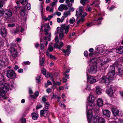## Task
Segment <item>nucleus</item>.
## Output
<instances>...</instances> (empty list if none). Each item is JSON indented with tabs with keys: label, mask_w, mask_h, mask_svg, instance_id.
Here are the masks:
<instances>
[{
	"label": "nucleus",
	"mask_w": 123,
	"mask_h": 123,
	"mask_svg": "<svg viewBox=\"0 0 123 123\" xmlns=\"http://www.w3.org/2000/svg\"><path fill=\"white\" fill-rule=\"evenodd\" d=\"M69 25H64L61 27H58L57 29V32L59 34V37L60 40L63 39L64 37V31H65V33L67 34L68 32L69 28Z\"/></svg>",
	"instance_id": "f257e3e1"
},
{
	"label": "nucleus",
	"mask_w": 123,
	"mask_h": 123,
	"mask_svg": "<svg viewBox=\"0 0 123 123\" xmlns=\"http://www.w3.org/2000/svg\"><path fill=\"white\" fill-rule=\"evenodd\" d=\"M96 60L95 59L92 58L90 61V65L87 68V70L92 74L95 73L97 71V67L94 65L96 63Z\"/></svg>",
	"instance_id": "f03ea898"
},
{
	"label": "nucleus",
	"mask_w": 123,
	"mask_h": 123,
	"mask_svg": "<svg viewBox=\"0 0 123 123\" xmlns=\"http://www.w3.org/2000/svg\"><path fill=\"white\" fill-rule=\"evenodd\" d=\"M83 7L82 6H80L78 9L79 11L76 10L75 16L77 17V18L81 16L80 18V19L77 21V23L79 24L80 22H83L84 21V17L86 15L87 13L86 12H84L82 14V9Z\"/></svg>",
	"instance_id": "7ed1b4c3"
},
{
	"label": "nucleus",
	"mask_w": 123,
	"mask_h": 123,
	"mask_svg": "<svg viewBox=\"0 0 123 123\" xmlns=\"http://www.w3.org/2000/svg\"><path fill=\"white\" fill-rule=\"evenodd\" d=\"M86 112L87 120L88 123H91V122H92V123H96V122H97L98 121L100 118H101L99 117L98 116L92 117V111L91 109L89 110Z\"/></svg>",
	"instance_id": "20e7f679"
},
{
	"label": "nucleus",
	"mask_w": 123,
	"mask_h": 123,
	"mask_svg": "<svg viewBox=\"0 0 123 123\" xmlns=\"http://www.w3.org/2000/svg\"><path fill=\"white\" fill-rule=\"evenodd\" d=\"M114 73L109 72L108 77L106 76H104L101 79V82L102 83H104L107 86L110 83V78H111L114 75Z\"/></svg>",
	"instance_id": "39448f33"
},
{
	"label": "nucleus",
	"mask_w": 123,
	"mask_h": 123,
	"mask_svg": "<svg viewBox=\"0 0 123 123\" xmlns=\"http://www.w3.org/2000/svg\"><path fill=\"white\" fill-rule=\"evenodd\" d=\"M9 86L6 83L0 85V98L2 97L3 96V94L8 90Z\"/></svg>",
	"instance_id": "423d86ee"
},
{
	"label": "nucleus",
	"mask_w": 123,
	"mask_h": 123,
	"mask_svg": "<svg viewBox=\"0 0 123 123\" xmlns=\"http://www.w3.org/2000/svg\"><path fill=\"white\" fill-rule=\"evenodd\" d=\"M7 72L6 75L8 78L14 79L16 77V75L14 71L9 70H7Z\"/></svg>",
	"instance_id": "0eeeda50"
},
{
	"label": "nucleus",
	"mask_w": 123,
	"mask_h": 123,
	"mask_svg": "<svg viewBox=\"0 0 123 123\" xmlns=\"http://www.w3.org/2000/svg\"><path fill=\"white\" fill-rule=\"evenodd\" d=\"M20 15L24 19H26L27 16L26 14V12L25 7H21L20 8Z\"/></svg>",
	"instance_id": "6e6552de"
},
{
	"label": "nucleus",
	"mask_w": 123,
	"mask_h": 123,
	"mask_svg": "<svg viewBox=\"0 0 123 123\" xmlns=\"http://www.w3.org/2000/svg\"><path fill=\"white\" fill-rule=\"evenodd\" d=\"M5 14L4 16L5 18L6 19H9L11 17L12 15V11L10 10H6L5 12Z\"/></svg>",
	"instance_id": "1a4fd4ad"
},
{
	"label": "nucleus",
	"mask_w": 123,
	"mask_h": 123,
	"mask_svg": "<svg viewBox=\"0 0 123 123\" xmlns=\"http://www.w3.org/2000/svg\"><path fill=\"white\" fill-rule=\"evenodd\" d=\"M89 105L92 106V105H94V98L92 95L90 94L88 98Z\"/></svg>",
	"instance_id": "9d476101"
},
{
	"label": "nucleus",
	"mask_w": 123,
	"mask_h": 123,
	"mask_svg": "<svg viewBox=\"0 0 123 123\" xmlns=\"http://www.w3.org/2000/svg\"><path fill=\"white\" fill-rule=\"evenodd\" d=\"M87 81L88 82L91 84H92L96 82V80L94 77L90 75L88 76L87 74Z\"/></svg>",
	"instance_id": "9b49d317"
},
{
	"label": "nucleus",
	"mask_w": 123,
	"mask_h": 123,
	"mask_svg": "<svg viewBox=\"0 0 123 123\" xmlns=\"http://www.w3.org/2000/svg\"><path fill=\"white\" fill-rule=\"evenodd\" d=\"M11 49L10 52L12 56L14 57H16L17 55V50L15 48L11 46Z\"/></svg>",
	"instance_id": "f8f14e48"
},
{
	"label": "nucleus",
	"mask_w": 123,
	"mask_h": 123,
	"mask_svg": "<svg viewBox=\"0 0 123 123\" xmlns=\"http://www.w3.org/2000/svg\"><path fill=\"white\" fill-rule=\"evenodd\" d=\"M106 92L108 95L110 97L113 96V92L111 87H109L107 88L106 90Z\"/></svg>",
	"instance_id": "ddd939ff"
},
{
	"label": "nucleus",
	"mask_w": 123,
	"mask_h": 123,
	"mask_svg": "<svg viewBox=\"0 0 123 123\" xmlns=\"http://www.w3.org/2000/svg\"><path fill=\"white\" fill-rule=\"evenodd\" d=\"M40 116L42 117L43 116L44 117H46L49 115V112L47 110L43 109L40 111Z\"/></svg>",
	"instance_id": "4468645a"
},
{
	"label": "nucleus",
	"mask_w": 123,
	"mask_h": 123,
	"mask_svg": "<svg viewBox=\"0 0 123 123\" xmlns=\"http://www.w3.org/2000/svg\"><path fill=\"white\" fill-rule=\"evenodd\" d=\"M0 34L2 37H5L6 35V29L4 27H2L1 28Z\"/></svg>",
	"instance_id": "2eb2a0df"
},
{
	"label": "nucleus",
	"mask_w": 123,
	"mask_h": 123,
	"mask_svg": "<svg viewBox=\"0 0 123 123\" xmlns=\"http://www.w3.org/2000/svg\"><path fill=\"white\" fill-rule=\"evenodd\" d=\"M63 45V43L62 42H60L58 43V44L57 43H55L54 45V47L56 48L60 49Z\"/></svg>",
	"instance_id": "dca6fc26"
},
{
	"label": "nucleus",
	"mask_w": 123,
	"mask_h": 123,
	"mask_svg": "<svg viewBox=\"0 0 123 123\" xmlns=\"http://www.w3.org/2000/svg\"><path fill=\"white\" fill-rule=\"evenodd\" d=\"M62 9L65 10H67L68 9V8L67 6L66 5H61L58 8V10L62 11Z\"/></svg>",
	"instance_id": "f3484780"
},
{
	"label": "nucleus",
	"mask_w": 123,
	"mask_h": 123,
	"mask_svg": "<svg viewBox=\"0 0 123 123\" xmlns=\"http://www.w3.org/2000/svg\"><path fill=\"white\" fill-rule=\"evenodd\" d=\"M95 52L96 53H101L103 52V49L99 46H97L95 48Z\"/></svg>",
	"instance_id": "a211bd4d"
},
{
	"label": "nucleus",
	"mask_w": 123,
	"mask_h": 123,
	"mask_svg": "<svg viewBox=\"0 0 123 123\" xmlns=\"http://www.w3.org/2000/svg\"><path fill=\"white\" fill-rule=\"evenodd\" d=\"M70 48V46L68 45L67 46V49L65 50L64 49H63V52L65 53L64 55H68L70 53V52L69 49Z\"/></svg>",
	"instance_id": "6ab92c4d"
},
{
	"label": "nucleus",
	"mask_w": 123,
	"mask_h": 123,
	"mask_svg": "<svg viewBox=\"0 0 123 123\" xmlns=\"http://www.w3.org/2000/svg\"><path fill=\"white\" fill-rule=\"evenodd\" d=\"M97 104L98 106L101 107L102 106L103 104V100L100 98H98L97 101Z\"/></svg>",
	"instance_id": "aec40b11"
},
{
	"label": "nucleus",
	"mask_w": 123,
	"mask_h": 123,
	"mask_svg": "<svg viewBox=\"0 0 123 123\" xmlns=\"http://www.w3.org/2000/svg\"><path fill=\"white\" fill-rule=\"evenodd\" d=\"M103 115L109 117H110V112L107 110H103Z\"/></svg>",
	"instance_id": "412c9836"
},
{
	"label": "nucleus",
	"mask_w": 123,
	"mask_h": 123,
	"mask_svg": "<svg viewBox=\"0 0 123 123\" xmlns=\"http://www.w3.org/2000/svg\"><path fill=\"white\" fill-rule=\"evenodd\" d=\"M6 66L4 61L0 59V69L3 68Z\"/></svg>",
	"instance_id": "4be33fe9"
},
{
	"label": "nucleus",
	"mask_w": 123,
	"mask_h": 123,
	"mask_svg": "<svg viewBox=\"0 0 123 123\" xmlns=\"http://www.w3.org/2000/svg\"><path fill=\"white\" fill-rule=\"evenodd\" d=\"M116 52L119 54H122L123 53V47H120L116 49Z\"/></svg>",
	"instance_id": "5701e85b"
},
{
	"label": "nucleus",
	"mask_w": 123,
	"mask_h": 123,
	"mask_svg": "<svg viewBox=\"0 0 123 123\" xmlns=\"http://www.w3.org/2000/svg\"><path fill=\"white\" fill-rule=\"evenodd\" d=\"M71 14V12H70V11H66L64 12L63 15L65 18L67 17L68 16H70Z\"/></svg>",
	"instance_id": "b1692460"
},
{
	"label": "nucleus",
	"mask_w": 123,
	"mask_h": 123,
	"mask_svg": "<svg viewBox=\"0 0 123 123\" xmlns=\"http://www.w3.org/2000/svg\"><path fill=\"white\" fill-rule=\"evenodd\" d=\"M46 54L47 56H48V57L52 59L53 60L55 59H56V57L54 56L49 54L47 50Z\"/></svg>",
	"instance_id": "393cba45"
},
{
	"label": "nucleus",
	"mask_w": 123,
	"mask_h": 123,
	"mask_svg": "<svg viewBox=\"0 0 123 123\" xmlns=\"http://www.w3.org/2000/svg\"><path fill=\"white\" fill-rule=\"evenodd\" d=\"M48 30V29H47V30H46V29H45L44 30V31L45 32V35L46 36H47L48 35V36H47V38L48 39H47L49 41H50V33H48V32L47 31Z\"/></svg>",
	"instance_id": "a878e982"
},
{
	"label": "nucleus",
	"mask_w": 123,
	"mask_h": 123,
	"mask_svg": "<svg viewBox=\"0 0 123 123\" xmlns=\"http://www.w3.org/2000/svg\"><path fill=\"white\" fill-rule=\"evenodd\" d=\"M32 117L34 120H37L38 118L37 113H33L32 114Z\"/></svg>",
	"instance_id": "bb28decb"
},
{
	"label": "nucleus",
	"mask_w": 123,
	"mask_h": 123,
	"mask_svg": "<svg viewBox=\"0 0 123 123\" xmlns=\"http://www.w3.org/2000/svg\"><path fill=\"white\" fill-rule=\"evenodd\" d=\"M90 0H80V3L83 6L85 5L87 3L89 2Z\"/></svg>",
	"instance_id": "cd10ccee"
},
{
	"label": "nucleus",
	"mask_w": 123,
	"mask_h": 123,
	"mask_svg": "<svg viewBox=\"0 0 123 123\" xmlns=\"http://www.w3.org/2000/svg\"><path fill=\"white\" fill-rule=\"evenodd\" d=\"M99 4V2L98 1H95L91 4V6H93L94 4L96 6H98Z\"/></svg>",
	"instance_id": "c85d7f7f"
},
{
	"label": "nucleus",
	"mask_w": 123,
	"mask_h": 123,
	"mask_svg": "<svg viewBox=\"0 0 123 123\" xmlns=\"http://www.w3.org/2000/svg\"><path fill=\"white\" fill-rule=\"evenodd\" d=\"M44 106L45 107L43 109L47 110L49 108V106L50 105L47 102H45L44 103Z\"/></svg>",
	"instance_id": "c756f323"
},
{
	"label": "nucleus",
	"mask_w": 123,
	"mask_h": 123,
	"mask_svg": "<svg viewBox=\"0 0 123 123\" xmlns=\"http://www.w3.org/2000/svg\"><path fill=\"white\" fill-rule=\"evenodd\" d=\"M102 90L99 87H96V92L98 94H100L102 92Z\"/></svg>",
	"instance_id": "7c9ffc66"
},
{
	"label": "nucleus",
	"mask_w": 123,
	"mask_h": 123,
	"mask_svg": "<svg viewBox=\"0 0 123 123\" xmlns=\"http://www.w3.org/2000/svg\"><path fill=\"white\" fill-rule=\"evenodd\" d=\"M115 67L114 66H112L110 67V70L109 72H111V73H115Z\"/></svg>",
	"instance_id": "2f4dec72"
},
{
	"label": "nucleus",
	"mask_w": 123,
	"mask_h": 123,
	"mask_svg": "<svg viewBox=\"0 0 123 123\" xmlns=\"http://www.w3.org/2000/svg\"><path fill=\"white\" fill-rule=\"evenodd\" d=\"M39 94V92L38 91H36V92H35V93L34 95H31L30 96L31 97H32L33 98H35L36 97H37V96H38Z\"/></svg>",
	"instance_id": "473e14b6"
},
{
	"label": "nucleus",
	"mask_w": 123,
	"mask_h": 123,
	"mask_svg": "<svg viewBox=\"0 0 123 123\" xmlns=\"http://www.w3.org/2000/svg\"><path fill=\"white\" fill-rule=\"evenodd\" d=\"M53 49V48L52 46L49 44L48 48V49H47L48 52L49 51V52H51L52 51Z\"/></svg>",
	"instance_id": "72a5a7b5"
},
{
	"label": "nucleus",
	"mask_w": 123,
	"mask_h": 123,
	"mask_svg": "<svg viewBox=\"0 0 123 123\" xmlns=\"http://www.w3.org/2000/svg\"><path fill=\"white\" fill-rule=\"evenodd\" d=\"M25 9H27L28 10H30L31 9V5L29 3H27L26 4L25 8Z\"/></svg>",
	"instance_id": "f704fd0d"
},
{
	"label": "nucleus",
	"mask_w": 123,
	"mask_h": 123,
	"mask_svg": "<svg viewBox=\"0 0 123 123\" xmlns=\"http://www.w3.org/2000/svg\"><path fill=\"white\" fill-rule=\"evenodd\" d=\"M5 12V11L4 9H1L0 10V17L3 16Z\"/></svg>",
	"instance_id": "c9c22d12"
},
{
	"label": "nucleus",
	"mask_w": 123,
	"mask_h": 123,
	"mask_svg": "<svg viewBox=\"0 0 123 123\" xmlns=\"http://www.w3.org/2000/svg\"><path fill=\"white\" fill-rule=\"evenodd\" d=\"M44 59L43 58L41 59L40 61V65L41 66H43L44 63Z\"/></svg>",
	"instance_id": "e433bc0d"
},
{
	"label": "nucleus",
	"mask_w": 123,
	"mask_h": 123,
	"mask_svg": "<svg viewBox=\"0 0 123 123\" xmlns=\"http://www.w3.org/2000/svg\"><path fill=\"white\" fill-rule=\"evenodd\" d=\"M3 79V77L2 74L0 73V85H1L4 83H1V81H2Z\"/></svg>",
	"instance_id": "4c0bfd02"
},
{
	"label": "nucleus",
	"mask_w": 123,
	"mask_h": 123,
	"mask_svg": "<svg viewBox=\"0 0 123 123\" xmlns=\"http://www.w3.org/2000/svg\"><path fill=\"white\" fill-rule=\"evenodd\" d=\"M75 20V19L73 17L70 19L69 20V22L70 24H73Z\"/></svg>",
	"instance_id": "58836bf2"
},
{
	"label": "nucleus",
	"mask_w": 123,
	"mask_h": 123,
	"mask_svg": "<svg viewBox=\"0 0 123 123\" xmlns=\"http://www.w3.org/2000/svg\"><path fill=\"white\" fill-rule=\"evenodd\" d=\"M21 3L22 4H25L28 1V0H19Z\"/></svg>",
	"instance_id": "ea45409f"
},
{
	"label": "nucleus",
	"mask_w": 123,
	"mask_h": 123,
	"mask_svg": "<svg viewBox=\"0 0 123 123\" xmlns=\"http://www.w3.org/2000/svg\"><path fill=\"white\" fill-rule=\"evenodd\" d=\"M57 1V0H55L54 2H52L51 3V6L53 7L56 6V3Z\"/></svg>",
	"instance_id": "a19ab883"
},
{
	"label": "nucleus",
	"mask_w": 123,
	"mask_h": 123,
	"mask_svg": "<svg viewBox=\"0 0 123 123\" xmlns=\"http://www.w3.org/2000/svg\"><path fill=\"white\" fill-rule=\"evenodd\" d=\"M44 27L45 28V29H46V30L48 29V30L50 28L49 24H46L44 25Z\"/></svg>",
	"instance_id": "79ce46f5"
},
{
	"label": "nucleus",
	"mask_w": 123,
	"mask_h": 123,
	"mask_svg": "<svg viewBox=\"0 0 123 123\" xmlns=\"http://www.w3.org/2000/svg\"><path fill=\"white\" fill-rule=\"evenodd\" d=\"M2 59L5 60L7 62H9V60L7 57L6 56H4L3 57H2Z\"/></svg>",
	"instance_id": "37998d69"
},
{
	"label": "nucleus",
	"mask_w": 123,
	"mask_h": 123,
	"mask_svg": "<svg viewBox=\"0 0 123 123\" xmlns=\"http://www.w3.org/2000/svg\"><path fill=\"white\" fill-rule=\"evenodd\" d=\"M93 109L95 111H98L99 108L96 105H94L93 107Z\"/></svg>",
	"instance_id": "c03bdc74"
},
{
	"label": "nucleus",
	"mask_w": 123,
	"mask_h": 123,
	"mask_svg": "<svg viewBox=\"0 0 123 123\" xmlns=\"http://www.w3.org/2000/svg\"><path fill=\"white\" fill-rule=\"evenodd\" d=\"M41 78V77L40 76H38L36 78V80L37 82L39 83L40 82H41V80L40 79Z\"/></svg>",
	"instance_id": "a18cd8bd"
},
{
	"label": "nucleus",
	"mask_w": 123,
	"mask_h": 123,
	"mask_svg": "<svg viewBox=\"0 0 123 123\" xmlns=\"http://www.w3.org/2000/svg\"><path fill=\"white\" fill-rule=\"evenodd\" d=\"M47 77H51L52 76V74H49V73H46V74L44 75Z\"/></svg>",
	"instance_id": "49530a36"
},
{
	"label": "nucleus",
	"mask_w": 123,
	"mask_h": 123,
	"mask_svg": "<svg viewBox=\"0 0 123 123\" xmlns=\"http://www.w3.org/2000/svg\"><path fill=\"white\" fill-rule=\"evenodd\" d=\"M41 71L42 74L44 75H46V71L45 69L44 68H43L41 70Z\"/></svg>",
	"instance_id": "de8ad7c7"
},
{
	"label": "nucleus",
	"mask_w": 123,
	"mask_h": 123,
	"mask_svg": "<svg viewBox=\"0 0 123 123\" xmlns=\"http://www.w3.org/2000/svg\"><path fill=\"white\" fill-rule=\"evenodd\" d=\"M53 83L55 85L58 86L60 85L61 84V83L60 82L56 81L55 82V83Z\"/></svg>",
	"instance_id": "09e8293b"
},
{
	"label": "nucleus",
	"mask_w": 123,
	"mask_h": 123,
	"mask_svg": "<svg viewBox=\"0 0 123 123\" xmlns=\"http://www.w3.org/2000/svg\"><path fill=\"white\" fill-rule=\"evenodd\" d=\"M21 120L22 123H25L26 122V120L25 118H22L21 119Z\"/></svg>",
	"instance_id": "8fccbe9b"
},
{
	"label": "nucleus",
	"mask_w": 123,
	"mask_h": 123,
	"mask_svg": "<svg viewBox=\"0 0 123 123\" xmlns=\"http://www.w3.org/2000/svg\"><path fill=\"white\" fill-rule=\"evenodd\" d=\"M15 26V24L14 23L12 24H8V26L9 27H12Z\"/></svg>",
	"instance_id": "3c124183"
},
{
	"label": "nucleus",
	"mask_w": 123,
	"mask_h": 123,
	"mask_svg": "<svg viewBox=\"0 0 123 123\" xmlns=\"http://www.w3.org/2000/svg\"><path fill=\"white\" fill-rule=\"evenodd\" d=\"M74 10V9L73 7H71L69 8L68 11H70V12H73Z\"/></svg>",
	"instance_id": "603ef678"
},
{
	"label": "nucleus",
	"mask_w": 123,
	"mask_h": 123,
	"mask_svg": "<svg viewBox=\"0 0 123 123\" xmlns=\"http://www.w3.org/2000/svg\"><path fill=\"white\" fill-rule=\"evenodd\" d=\"M42 19H44L45 21H47V18L46 16H44L43 15H42Z\"/></svg>",
	"instance_id": "864d4df0"
},
{
	"label": "nucleus",
	"mask_w": 123,
	"mask_h": 123,
	"mask_svg": "<svg viewBox=\"0 0 123 123\" xmlns=\"http://www.w3.org/2000/svg\"><path fill=\"white\" fill-rule=\"evenodd\" d=\"M20 31V30L18 29H16L15 31H14V33L15 34L16 33H18Z\"/></svg>",
	"instance_id": "5fc2aeb1"
},
{
	"label": "nucleus",
	"mask_w": 123,
	"mask_h": 123,
	"mask_svg": "<svg viewBox=\"0 0 123 123\" xmlns=\"http://www.w3.org/2000/svg\"><path fill=\"white\" fill-rule=\"evenodd\" d=\"M44 48V46L43 43H41L40 49L41 50L43 49Z\"/></svg>",
	"instance_id": "6e6d98bb"
},
{
	"label": "nucleus",
	"mask_w": 123,
	"mask_h": 123,
	"mask_svg": "<svg viewBox=\"0 0 123 123\" xmlns=\"http://www.w3.org/2000/svg\"><path fill=\"white\" fill-rule=\"evenodd\" d=\"M60 105L61 107L62 108H65V105L64 104L62 103H60L59 104Z\"/></svg>",
	"instance_id": "4d7b16f0"
},
{
	"label": "nucleus",
	"mask_w": 123,
	"mask_h": 123,
	"mask_svg": "<svg viewBox=\"0 0 123 123\" xmlns=\"http://www.w3.org/2000/svg\"><path fill=\"white\" fill-rule=\"evenodd\" d=\"M43 39H44V40H45V42H46V43H45V45H47L48 44V43L47 41H46L47 39V37H45L44 38H43Z\"/></svg>",
	"instance_id": "13d9d810"
},
{
	"label": "nucleus",
	"mask_w": 123,
	"mask_h": 123,
	"mask_svg": "<svg viewBox=\"0 0 123 123\" xmlns=\"http://www.w3.org/2000/svg\"><path fill=\"white\" fill-rule=\"evenodd\" d=\"M23 63L25 65H28L30 63V62L29 61L24 62Z\"/></svg>",
	"instance_id": "bf43d9fd"
},
{
	"label": "nucleus",
	"mask_w": 123,
	"mask_h": 123,
	"mask_svg": "<svg viewBox=\"0 0 123 123\" xmlns=\"http://www.w3.org/2000/svg\"><path fill=\"white\" fill-rule=\"evenodd\" d=\"M55 41L56 43H57L59 42L58 37V36H56L55 37Z\"/></svg>",
	"instance_id": "052dcab7"
},
{
	"label": "nucleus",
	"mask_w": 123,
	"mask_h": 123,
	"mask_svg": "<svg viewBox=\"0 0 123 123\" xmlns=\"http://www.w3.org/2000/svg\"><path fill=\"white\" fill-rule=\"evenodd\" d=\"M46 91L47 93H50L51 91V89L49 88H48L47 89Z\"/></svg>",
	"instance_id": "680f3d73"
},
{
	"label": "nucleus",
	"mask_w": 123,
	"mask_h": 123,
	"mask_svg": "<svg viewBox=\"0 0 123 123\" xmlns=\"http://www.w3.org/2000/svg\"><path fill=\"white\" fill-rule=\"evenodd\" d=\"M42 106L41 105H37L36 107V108L37 109H38L42 107Z\"/></svg>",
	"instance_id": "e2e57ef3"
},
{
	"label": "nucleus",
	"mask_w": 123,
	"mask_h": 123,
	"mask_svg": "<svg viewBox=\"0 0 123 123\" xmlns=\"http://www.w3.org/2000/svg\"><path fill=\"white\" fill-rule=\"evenodd\" d=\"M53 17L52 16L50 15L48 16L47 18V20H49L51 18Z\"/></svg>",
	"instance_id": "0e129e2a"
},
{
	"label": "nucleus",
	"mask_w": 123,
	"mask_h": 123,
	"mask_svg": "<svg viewBox=\"0 0 123 123\" xmlns=\"http://www.w3.org/2000/svg\"><path fill=\"white\" fill-rule=\"evenodd\" d=\"M47 99L45 97V96H44L42 98V100L43 102H45L46 101Z\"/></svg>",
	"instance_id": "69168bd1"
},
{
	"label": "nucleus",
	"mask_w": 123,
	"mask_h": 123,
	"mask_svg": "<svg viewBox=\"0 0 123 123\" xmlns=\"http://www.w3.org/2000/svg\"><path fill=\"white\" fill-rule=\"evenodd\" d=\"M118 72L120 74H122L123 73H121L123 71V70H121V69L120 68H119L118 69Z\"/></svg>",
	"instance_id": "338daca9"
},
{
	"label": "nucleus",
	"mask_w": 123,
	"mask_h": 123,
	"mask_svg": "<svg viewBox=\"0 0 123 123\" xmlns=\"http://www.w3.org/2000/svg\"><path fill=\"white\" fill-rule=\"evenodd\" d=\"M57 22L59 23L62 22V20L61 21V18H57Z\"/></svg>",
	"instance_id": "774afa93"
}]
</instances>
